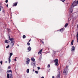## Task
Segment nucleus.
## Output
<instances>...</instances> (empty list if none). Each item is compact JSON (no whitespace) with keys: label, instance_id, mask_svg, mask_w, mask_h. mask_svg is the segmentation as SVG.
Masks as SVG:
<instances>
[{"label":"nucleus","instance_id":"obj_4","mask_svg":"<svg viewBox=\"0 0 78 78\" xmlns=\"http://www.w3.org/2000/svg\"><path fill=\"white\" fill-rule=\"evenodd\" d=\"M12 55V53H10V56L9 57V63L10 64V63L11 62V56Z\"/></svg>","mask_w":78,"mask_h":78},{"label":"nucleus","instance_id":"obj_1","mask_svg":"<svg viewBox=\"0 0 78 78\" xmlns=\"http://www.w3.org/2000/svg\"><path fill=\"white\" fill-rule=\"evenodd\" d=\"M68 67H67L65 68L63 72L64 76H66V75H67V74L68 72Z\"/></svg>","mask_w":78,"mask_h":78},{"label":"nucleus","instance_id":"obj_26","mask_svg":"<svg viewBox=\"0 0 78 78\" xmlns=\"http://www.w3.org/2000/svg\"><path fill=\"white\" fill-rule=\"evenodd\" d=\"M31 64H32V65H33V66H35V63H33H33H31Z\"/></svg>","mask_w":78,"mask_h":78},{"label":"nucleus","instance_id":"obj_36","mask_svg":"<svg viewBox=\"0 0 78 78\" xmlns=\"http://www.w3.org/2000/svg\"><path fill=\"white\" fill-rule=\"evenodd\" d=\"M77 42L78 43V38L77 39Z\"/></svg>","mask_w":78,"mask_h":78},{"label":"nucleus","instance_id":"obj_34","mask_svg":"<svg viewBox=\"0 0 78 78\" xmlns=\"http://www.w3.org/2000/svg\"><path fill=\"white\" fill-rule=\"evenodd\" d=\"M6 6H7V8L8 7V4H7Z\"/></svg>","mask_w":78,"mask_h":78},{"label":"nucleus","instance_id":"obj_18","mask_svg":"<svg viewBox=\"0 0 78 78\" xmlns=\"http://www.w3.org/2000/svg\"><path fill=\"white\" fill-rule=\"evenodd\" d=\"M73 40L71 42V44L72 45H73Z\"/></svg>","mask_w":78,"mask_h":78},{"label":"nucleus","instance_id":"obj_16","mask_svg":"<svg viewBox=\"0 0 78 78\" xmlns=\"http://www.w3.org/2000/svg\"><path fill=\"white\" fill-rule=\"evenodd\" d=\"M7 72H8V73H9V72H11V73H12V71L11 70H8L7 71Z\"/></svg>","mask_w":78,"mask_h":78},{"label":"nucleus","instance_id":"obj_10","mask_svg":"<svg viewBox=\"0 0 78 78\" xmlns=\"http://www.w3.org/2000/svg\"><path fill=\"white\" fill-rule=\"evenodd\" d=\"M57 78H61L60 77V72H59L58 75L57 76Z\"/></svg>","mask_w":78,"mask_h":78},{"label":"nucleus","instance_id":"obj_27","mask_svg":"<svg viewBox=\"0 0 78 78\" xmlns=\"http://www.w3.org/2000/svg\"><path fill=\"white\" fill-rule=\"evenodd\" d=\"M27 44V45H30V43H28Z\"/></svg>","mask_w":78,"mask_h":78},{"label":"nucleus","instance_id":"obj_33","mask_svg":"<svg viewBox=\"0 0 78 78\" xmlns=\"http://www.w3.org/2000/svg\"><path fill=\"white\" fill-rule=\"evenodd\" d=\"M8 69H10L11 68V67L10 66H9L8 67Z\"/></svg>","mask_w":78,"mask_h":78},{"label":"nucleus","instance_id":"obj_17","mask_svg":"<svg viewBox=\"0 0 78 78\" xmlns=\"http://www.w3.org/2000/svg\"><path fill=\"white\" fill-rule=\"evenodd\" d=\"M68 23H67L65 24V28H66L67 27V26H68Z\"/></svg>","mask_w":78,"mask_h":78},{"label":"nucleus","instance_id":"obj_29","mask_svg":"<svg viewBox=\"0 0 78 78\" xmlns=\"http://www.w3.org/2000/svg\"><path fill=\"white\" fill-rule=\"evenodd\" d=\"M41 42L42 44H44V42H43L41 40Z\"/></svg>","mask_w":78,"mask_h":78},{"label":"nucleus","instance_id":"obj_41","mask_svg":"<svg viewBox=\"0 0 78 78\" xmlns=\"http://www.w3.org/2000/svg\"><path fill=\"white\" fill-rule=\"evenodd\" d=\"M1 11V8H0V12Z\"/></svg>","mask_w":78,"mask_h":78},{"label":"nucleus","instance_id":"obj_39","mask_svg":"<svg viewBox=\"0 0 78 78\" xmlns=\"http://www.w3.org/2000/svg\"><path fill=\"white\" fill-rule=\"evenodd\" d=\"M10 37H10V36H9V39H11V38H10Z\"/></svg>","mask_w":78,"mask_h":78},{"label":"nucleus","instance_id":"obj_40","mask_svg":"<svg viewBox=\"0 0 78 78\" xmlns=\"http://www.w3.org/2000/svg\"><path fill=\"white\" fill-rule=\"evenodd\" d=\"M52 78H55V77H54V76H52Z\"/></svg>","mask_w":78,"mask_h":78},{"label":"nucleus","instance_id":"obj_30","mask_svg":"<svg viewBox=\"0 0 78 78\" xmlns=\"http://www.w3.org/2000/svg\"><path fill=\"white\" fill-rule=\"evenodd\" d=\"M14 61H17V60L16 59V58L15 59H14Z\"/></svg>","mask_w":78,"mask_h":78},{"label":"nucleus","instance_id":"obj_44","mask_svg":"<svg viewBox=\"0 0 78 78\" xmlns=\"http://www.w3.org/2000/svg\"><path fill=\"white\" fill-rule=\"evenodd\" d=\"M77 3H78V1H77Z\"/></svg>","mask_w":78,"mask_h":78},{"label":"nucleus","instance_id":"obj_24","mask_svg":"<svg viewBox=\"0 0 78 78\" xmlns=\"http://www.w3.org/2000/svg\"><path fill=\"white\" fill-rule=\"evenodd\" d=\"M50 67V64H49L48 66V67Z\"/></svg>","mask_w":78,"mask_h":78},{"label":"nucleus","instance_id":"obj_25","mask_svg":"<svg viewBox=\"0 0 78 78\" xmlns=\"http://www.w3.org/2000/svg\"><path fill=\"white\" fill-rule=\"evenodd\" d=\"M35 73H37H37H38V72L37 71H35Z\"/></svg>","mask_w":78,"mask_h":78},{"label":"nucleus","instance_id":"obj_42","mask_svg":"<svg viewBox=\"0 0 78 78\" xmlns=\"http://www.w3.org/2000/svg\"><path fill=\"white\" fill-rule=\"evenodd\" d=\"M62 29H61V30H60V31H61V30H62Z\"/></svg>","mask_w":78,"mask_h":78},{"label":"nucleus","instance_id":"obj_14","mask_svg":"<svg viewBox=\"0 0 78 78\" xmlns=\"http://www.w3.org/2000/svg\"><path fill=\"white\" fill-rule=\"evenodd\" d=\"M14 39L13 38H10V39H9V41H13V40H14Z\"/></svg>","mask_w":78,"mask_h":78},{"label":"nucleus","instance_id":"obj_9","mask_svg":"<svg viewBox=\"0 0 78 78\" xmlns=\"http://www.w3.org/2000/svg\"><path fill=\"white\" fill-rule=\"evenodd\" d=\"M27 50H28V51H31V48L30 47H29L27 49Z\"/></svg>","mask_w":78,"mask_h":78},{"label":"nucleus","instance_id":"obj_12","mask_svg":"<svg viewBox=\"0 0 78 78\" xmlns=\"http://www.w3.org/2000/svg\"><path fill=\"white\" fill-rule=\"evenodd\" d=\"M17 3H14V5H13V6H17Z\"/></svg>","mask_w":78,"mask_h":78},{"label":"nucleus","instance_id":"obj_21","mask_svg":"<svg viewBox=\"0 0 78 78\" xmlns=\"http://www.w3.org/2000/svg\"><path fill=\"white\" fill-rule=\"evenodd\" d=\"M76 38H77V39H78V32H77V35H76Z\"/></svg>","mask_w":78,"mask_h":78},{"label":"nucleus","instance_id":"obj_19","mask_svg":"<svg viewBox=\"0 0 78 78\" xmlns=\"http://www.w3.org/2000/svg\"><path fill=\"white\" fill-rule=\"evenodd\" d=\"M29 71H30V70H29V69H27V73H29Z\"/></svg>","mask_w":78,"mask_h":78},{"label":"nucleus","instance_id":"obj_35","mask_svg":"<svg viewBox=\"0 0 78 78\" xmlns=\"http://www.w3.org/2000/svg\"><path fill=\"white\" fill-rule=\"evenodd\" d=\"M30 41H31V39H30L29 41V42H30Z\"/></svg>","mask_w":78,"mask_h":78},{"label":"nucleus","instance_id":"obj_38","mask_svg":"<svg viewBox=\"0 0 78 78\" xmlns=\"http://www.w3.org/2000/svg\"><path fill=\"white\" fill-rule=\"evenodd\" d=\"M41 78H44V76H42Z\"/></svg>","mask_w":78,"mask_h":78},{"label":"nucleus","instance_id":"obj_43","mask_svg":"<svg viewBox=\"0 0 78 78\" xmlns=\"http://www.w3.org/2000/svg\"><path fill=\"white\" fill-rule=\"evenodd\" d=\"M34 70L33 69V71L34 72Z\"/></svg>","mask_w":78,"mask_h":78},{"label":"nucleus","instance_id":"obj_28","mask_svg":"<svg viewBox=\"0 0 78 78\" xmlns=\"http://www.w3.org/2000/svg\"><path fill=\"white\" fill-rule=\"evenodd\" d=\"M37 69H38V70H39L40 69V67H37Z\"/></svg>","mask_w":78,"mask_h":78},{"label":"nucleus","instance_id":"obj_11","mask_svg":"<svg viewBox=\"0 0 78 78\" xmlns=\"http://www.w3.org/2000/svg\"><path fill=\"white\" fill-rule=\"evenodd\" d=\"M42 49H41V50L38 52V54L41 55V53H42Z\"/></svg>","mask_w":78,"mask_h":78},{"label":"nucleus","instance_id":"obj_31","mask_svg":"<svg viewBox=\"0 0 78 78\" xmlns=\"http://www.w3.org/2000/svg\"><path fill=\"white\" fill-rule=\"evenodd\" d=\"M62 2H65V0H62Z\"/></svg>","mask_w":78,"mask_h":78},{"label":"nucleus","instance_id":"obj_15","mask_svg":"<svg viewBox=\"0 0 78 78\" xmlns=\"http://www.w3.org/2000/svg\"><path fill=\"white\" fill-rule=\"evenodd\" d=\"M31 60L33 61V62H34V61H35V59H34V58H31Z\"/></svg>","mask_w":78,"mask_h":78},{"label":"nucleus","instance_id":"obj_8","mask_svg":"<svg viewBox=\"0 0 78 78\" xmlns=\"http://www.w3.org/2000/svg\"><path fill=\"white\" fill-rule=\"evenodd\" d=\"M75 48L74 46H73L71 49V51H75Z\"/></svg>","mask_w":78,"mask_h":78},{"label":"nucleus","instance_id":"obj_7","mask_svg":"<svg viewBox=\"0 0 78 78\" xmlns=\"http://www.w3.org/2000/svg\"><path fill=\"white\" fill-rule=\"evenodd\" d=\"M30 61V59L29 58H27V61L26 62V64H29Z\"/></svg>","mask_w":78,"mask_h":78},{"label":"nucleus","instance_id":"obj_3","mask_svg":"<svg viewBox=\"0 0 78 78\" xmlns=\"http://www.w3.org/2000/svg\"><path fill=\"white\" fill-rule=\"evenodd\" d=\"M54 62L55 63V66H58V59H56L54 60Z\"/></svg>","mask_w":78,"mask_h":78},{"label":"nucleus","instance_id":"obj_23","mask_svg":"<svg viewBox=\"0 0 78 78\" xmlns=\"http://www.w3.org/2000/svg\"><path fill=\"white\" fill-rule=\"evenodd\" d=\"M0 64H1V65H2V63H3V61H1L0 62Z\"/></svg>","mask_w":78,"mask_h":78},{"label":"nucleus","instance_id":"obj_32","mask_svg":"<svg viewBox=\"0 0 78 78\" xmlns=\"http://www.w3.org/2000/svg\"><path fill=\"white\" fill-rule=\"evenodd\" d=\"M5 2L6 3H7L8 2V0H6Z\"/></svg>","mask_w":78,"mask_h":78},{"label":"nucleus","instance_id":"obj_45","mask_svg":"<svg viewBox=\"0 0 78 78\" xmlns=\"http://www.w3.org/2000/svg\"><path fill=\"white\" fill-rule=\"evenodd\" d=\"M55 53H56V52H55Z\"/></svg>","mask_w":78,"mask_h":78},{"label":"nucleus","instance_id":"obj_5","mask_svg":"<svg viewBox=\"0 0 78 78\" xmlns=\"http://www.w3.org/2000/svg\"><path fill=\"white\" fill-rule=\"evenodd\" d=\"M7 78H12L13 77L12 75L10 74V76H9V74H7Z\"/></svg>","mask_w":78,"mask_h":78},{"label":"nucleus","instance_id":"obj_20","mask_svg":"<svg viewBox=\"0 0 78 78\" xmlns=\"http://www.w3.org/2000/svg\"><path fill=\"white\" fill-rule=\"evenodd\" d=\"M23 39H25L26 37V36H25V35H24L23 36Z\"/></svg>","mask_w":78,"mask_h":78},{"label":"nucleus","instance_id":"obj_6","mask_svg":"<svg viewBox=\"0 0 78 78\" xmlns=\"http://www.w3.org/2000/svg\"><path fill=\"white\" fill-rule=\"evenodd\" d=\"M15 43V41H11V42L10 43V44H11V46H12V47H13V46H14V45Z\"/></svg>","mask_w":78,"mask_h":78},{"label":"nucleus","instance_id":"obj_37","mask_svg":"<svg viewBox=\"0 0 78 78\" xmlns=\"http://www.w3.org/2000/svg\"><path fill=\"white\" fill-rule=\"evenodd\" d=\"M5 62V63H7V62H8L7 61H6V62Z\"/></svg>","mask_w":78,"mask_h":78},{"label":"nucleus","instance_id":"obj_22","mask_svg":"<svg viewBox=\"0 0 78 78\" xmlns=\"http://www.w3.org/2000/svg\"><path fill=\"white\" fill-rule=\"evenodd\" d=\"M9 47V45H8L7 47H6V48H8Z\"/></svg>","mask_w":78,"mask_h":78},{"label":"nucleus","instance_id":"obj_2","mask_svg":"<svg viewBox=\"0 0 78 78\" xmlns=\"http://www.w3.org/2000/svg\"><path fill=\"white\" fill-rule=\"evenodd\" d=\"M76 5V2H74L72 4V5L71 7V9H73V7H74V6H75Z\"/></svg>","mask_w":78,"mask_h":78},{"label":"nucleus","instance_id":"obj_13","mask_svg":"<svg viewBox=\"0 0 78 78\" xmlns=\"http://www.w3.org/2000/svg\"><path fill=\"white\" fill-rule=\"evenodd\" d=\"M5 44H8V43H9V41H8V40H6L5 41Z\"/></svg>","mask_w":78,"mask_h":78}]
</instances>
